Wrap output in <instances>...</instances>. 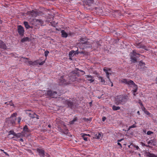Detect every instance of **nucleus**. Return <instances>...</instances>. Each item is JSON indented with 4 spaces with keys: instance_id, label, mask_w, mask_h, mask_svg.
<instances>
[{
    "instance_id": "nucleus-15",
    "label": "nucleus",
    "mask_w": 157,
    "mask_h": 157,
    "mask_svg": "<svg viewBox=\"0 0 157 157\" xmlns=\"http://www.w3.org/2000/svg\"><path fill=\"white\" fill-rule=\"evenodd\" d=\"M29 38L27 37H25L22 38L21 40V42L23 43L25 42L29 41Z\"/></svg>"
},
{
    "instance_id": "nucleus-50",
    "label": "nucleus",
    "mask_w": 157,
    "mask_h": 157,
    "mask_svg": "<svg viewBox=\"0 0 157 157\" xmlns=\"http://www.w3.org/2000/svg\"><path fill=\"white\" fill-rule=\"evenodd\" d=\"M23 59H28V58H24Z\"/></svg>"
},
{
    "instance_id": "nucleus-12",
    "label": "nucleus",
    "mask_w": 157,
    "mask_h": 157,
    "mask_svg": "<svg viewBox=\"0 0 157 157\" xmlns=\"http://www.w3.org/2000/svg\"><path fill=\"white\" fill-rule=\"evenodd\" d=\"M148 144L150 145H153L154 146L156 145V140L155 139H153L149 141L148 142Z\"/></svg>"
},
{
    "instance_id": "nucleus-36",
    "label": "nucleus",
    "mask_w": 157,
    "mask_h": 157,
    "mask_svg": "<svg viewBox=\"0 0 157 157\" xmlns=\"http://www.w3.org/2000/svg\"><path fill=\"white\" fill-rule=\"evenodd\" d=\"M76 120L75 119H74L72 121H70V124H73L74 123V122Z\"/></svg>"
},
{
    "instance_id": "nucleus-13",
    "label": "nucleus",
    "mask_w": 157,
    "mask_h": 157,
    "mask_svg": "<svg viewBox=\"0 0 157 157\" xmlns=\"http://www.w3.org/2000/svg\"><path fill=\"white\" fill-rule=\"evenodd\" d=\"M0 48L3 49H6V48L5 44L1 40H0Z\"/></svg>"
},
{
    "instance_id": "nucleus-9",
    "label": "nucleus",
    "mask_w": 157,
    "mask_h": 157,
    "mask_svg": "<svg viewBox=\"0 0 157 157\" xmlns=\"http://www.w3.org/2000/svg\"><path fill=\"white\" fill-rule=\"evenodd\" d=\"M85 78L87 80L90 81V82H92L94 81V77L90 75H86Z\"/></svg>"
},
{
    "instance_id": "nucleus-43",
    "label": "nucleus",
    "mask_w": 157,
    "mask_h": 157,
    "mask_svg": "<svg viewBox=\"0 0 157 157\" xmlns=\"http://www.w3.org/2000/svg\"><path fill=\"white\" fill-rule=\"evenodd\" d=\"M137 113L138 115H140V113L139 111H137Z\"/></svg>"
},
{
    "instance_id": "nucleus-19",
    "label": "nucleus",
    "mask_w": 157,
    "mask_h": 157,
    "mask_svg": "<svg viewBox=\"0 0 157 157\" xmlns=\"http://www.w3.org/2000/svg\"><path fill=\"white\" fill-rule=\"evenodd\" d=\"M143 110L144 111V113L147 115H148L151 117L152 116V115L151 114V113L148 111L145 110V108H144V109H143Z\"/></svg>"
},
{
    "instance_id": "nucleus-24",
    "label": "nucleus",
    "mask_w": 157,
    "mask_h": 157,
    "mask_svg": "<svg viewBox=\"0 0 157 157\" xmlns=\"http://www.w3.org/2000/svg\"><path fill=\"white\" fill-rule=\"evenodd\" d=\"M22 135L21 133H18L16 134L15 133V135L14 136V137L13 138H19L20 137H22Z\"/></svg>"
},
{
    "instance_id": "nucleus-33",
    "label": "nucleus",
    "mask_w": 157,
    "mask_h": 157,
    "mask_svg": "<svg viewBox=\"0 0 157 157\" xmlns=\"http://www.w3.org/2000/svg\"><path fill=\"white\" fill-rule=\"evenodd\" d=\"M152 133H153V132L151 131H148L147 132V134L148 135H150Z\"/></svg>"
},
{
    "instance_id": "nucleus-23",
    "label": "nucleus",
    "mask_w": 157,
    "mask_h": 157,
    "mask_svg": "<svg viewBox=\"0 0 157 157\" xmlns=\"http://www.w3.org/2000/svg\"><path fill=\"white\" fill-rule=\"evenodd\" d=\"M24 24L25 25V26L26 28L28 29L30 28V26L28 24V23L27 22H24Z\"/></svg>"
},
{
    "instance_id": "nucleus-28",
    "label": "nucleus",
    "mask_w": 157,
    "mask_h": 157,
    "mask_svg": "<svg viewBox=\"0 0 157 157\" xmlns=\"http://www.w3.org/2000/svg\"><path fill=\"white\" fill-rule=\"evenodd\" d=\"M15 133L13 131H10L9 132V135L10 136V135H13L14 136L15 134Z\"/></svg>"
},
{
    "instance_id": "nucleus-42",
    "label": "nucleus",
    "mask_w": 157,
    "mask_h": 157,
    "mask_svg": "<svg viewBox=\"0 0 157 157\" xmlns=\"http://www.w3.org/2000/svg\"><path fill=\"white\" fill-rule=\"evenodd\" d=\"M20 141H21V142H23V140L22 139V138H21L20 139Z\"/></svg>"
},
{
    "instance_id": "nucleus-25",
    "label": "nucleus",
    "mask_w": 157,
    "mask_h": 157,
    "mask_svg": "<svg viewBox=\"0 0 157 157\" xmlns=\"http://www.w3.org/2000/svg\"><path fill=\"white\" fill-rule=\"evenodd\" d=\"M31 14L33 17H35L37 16V14L35 11H33L31 13Z\"/></svg>"
},
{
    "instance_id": "nucleus-20",
    "label": "nucleus",
    "mask_w": 157,
    "mask_h": 157,
    "mask_svg": "<svg viewBox=\"0 0 157 157\" xmlns=\"http://www.w3.org/2000/svg\"><path fill=\"white\" fill-rule=\"evenodd\" d=\"M96 138L98 139H101V133H97L95 135Z\"/></svg>"
},
{
    "instance_id": "nucleus-31",
    "label": "nucleus",
    "mask_w": 157,
    "mask_h": 157,
    "mask_svg": "<svg viewBox=\"0 0 157 157\" xmlns=\"http://www.w3.org/2000/svg\"><path fill=\"white\" fill-rule=\"evenodd\" d=\"M23 130L24 132H27L28 131V128L27 126H25L23 128Z\"/></svg>"
},
{
    "instance_id": "nucleus-40",
    "label": "nucleus",
    "mask_w": 157,
    "mask_h": 157,
    "mask_svg": "<svg viewBox=\"0 0 157 157\" xmlns=\"http://www.w3.org/2000/svg\"><path fill=\"white\" fill-rule=\"evenodd\" d=\"M44 63V61H42V62L40 63H39V65H42V64H43Z\"/></svg>"
},
{
    "instance_id": "nucleus-35",
    "label": "nucleus",
    "mask_w": 157,
    "mask_h": 157,
    "mask_svg": "<svg viewBox=\"0 0 157 157\" xmlns=\"http://www.w3.org/2000/svg\"><path fill=\"white\" fill-rule=\"evenodd\" d=\"M122 140V139H121V140H119L118 141V143H117V144L119 145H120V147H121V144L120 143H119V142H120L121 141V140Z\"/></svg>"
},
{
    "instance_id": "nucleus-47",
    "label": "nucleus",
    "mask_w": 157,
    "mask_h": 157,
    "mask_svg": "<svg viewBox=\"0 0 157 157\" xmlns=\"http://www.w3.org/2000/svg\"><path fill=\"white\" fill-rule=\"evenodd\" d=\"M10 105L11 106H13V104H12V103H11V104H10Z\"/></svg>"
},
{
    "instance_id": "nucleus-54",
    "label": "nucleus",
    "mask_w": 157,
    "mask_h": 157,
    "mask_svg": "<svg viewBox=\"0 0 157 157\" xmlns=\"http://www.w3.org/2000/svg\"><path fill=\"white\" fill-rule=\"evenodd\" d=\"M6 103H7V102H5V104H6Z\"/></svg>"
},
{
    "instance_id": "nucleus-45",
    "label": "nucleus",
    "mask_w": 157,
    "mask_h": 157,
    "mask_svg": "<svg viewBox=\"0 0 157 157\" xmlns=\"http://www.w3.org/2000/svg\"><path fill=\"white\" fill-rule=\"evenodd\" d=\"M4 153L6 155H8V154L6 152H4Z\"/></svg>"
},
{
    "instance_id": "nucleus-44",
    "label": "nucleus",
    "mask_w": 157,
    "mask_h": 157,
    "mask_svg": "<svg viewBox=\"0 0 157 157\" xmlns=\"http://www.w3.org/2000/svg\"><path fill=\"white\" fill-rule=\"evenodd\" d=\"M142 145H143V146H145V144H144V143H142Z\"/></svg>"
},
{
    "instance_id": "nucleus-16",
    "label": "nucleus",
    "mask_w": 157,
    "mask_h": 157,
    "mask_svg": "<svg viewBox=\"0 0 157 157\" xmlns=\"http://www.w3.org/2000/svg\"><path fill=\"white\" fill-rule=\"evenodd\" d=\"M74 51H71L69 53V55L70 57V59H72V58L73 56L74 55Z\"/></svg>"
},
{
    "instance_id": "nucleus-34",
    "label": "nucleus",
    "mask_w": 157,
    "mask_h": 157,
    "mask_svg": "<svg viewBox=\"0 0 157 157\" xmlns=\"http://www.w3.org/2000/svg\"><path fill=\"white\" fill-rule=\"evenodd\" d=\"M21 120V118L20 117H18V118L17 119V121L18 123H20Z\"/></svg>"
},
{
    "instance_id": "nucleus-48",
    "label": "nucleus",
    "mask_w": 157,
    "mask_h": 157,
    "mask_svg": "<svg viewBox=\"0 0 157 157\" xmlns=\"http://www.w3.org/2000/svg\"><path fill=\"white\" fill-rule=\"evenodd\" d=\"M48 127H49L50 128V127H51V125H48Z\"/></svg>"
},
{
    "instance_id": "nucleus-53",
    "label": "nucleus",
    "mask_w": 157,
    "mask_h": 157,
    "mask_svg": "<svg viewBox=\"0 0 157 157\" xmlns=\"http://www.w3.org/2000/svg\"><path fill=\"white\" fill-rule=\"evenodd\" d=\"M81 71L82 72H83V71Z\"/></svg>"
},
{
    "instance_id": "nucleus-14",
    "label": "nucleus",
    "mask_w": 157,
    "mask_h": 157,
    "mask_svg": "<svg viewBox=\"0 0 157 157\" xmlns=\"http://www.w3.org/2000/svg\"><path fill=\"white\" fill-rule=\"evenodd\" d=\"M81 135L82 137H83L84 140L85 141H87L88 140V138L87 137V136H90L89 134H86L83 133L81 134Z\"/></svg>"
},
{
    "instance_id": "nucleus-52",
    "label": "nucleus",
    "mask_w": 157,
    "mask_h": 157,
    "mask_svg": "<svg viewBox=\"0 0 157 157\" xmlns=\"http://www.w3.org/2000/svg\"><path fill=\"white\" fill-rule=\"evenodd\" d=\"M2 23L1 21L0 20V23Z\"/></svg>"
},
{
    "instance_id": "nucleus-11",
    "label": "nucleus",
    "mask_w": 157,
    "mask_h": 157,
    "mask_svg": "<svg viewBox=\"0 0 157 157\" xmlns=\"http://www.w3.org/2000/svg\"><path fill=\"white\" fill-rule=\"evenodd\" d=\"M98 79L99 80L101 84L103 85H106V83L105 82V80L102 77L99 76L98 77Z\"/></svg>"
},
{
    "instance_id": "nucleus-30",
    "label": "nucleus",
    "mask_w": 157,
    "mask_h": 157,
    "mask_svg": "<svg viewBox=\"0 0 157 157\" xmlns=\"http://www.w3.org/2000/svg\"><path fill=\"white\" fill-rule=\"evenodd\" d=\"M140 44L138 45L137 46V47L138 48H141L143 47V48L145 50H148V49H147L145 47H143V46H140L139 45H140Z\"/></svg>"
},
{
    "instance_id": "nucleus-17",
    "label": "nucleus",
    "mask_w": 157,
    "mask_h": 157,
    "mask_svg": "<svg viewBox=\"0 0 157 157\" xmlns=\"http://www.w3.org/2000/svg\"><path fill=\"white\" fill-rule=\"evenodd\" d=\"M93 0H86V3L88 6H90L93 3Z\"/></svg>"
},
{
    "instance_id": "nucleus-51",
    "label": "nucleus",
    "mask_w": 157,
    "mask_h": 157,
    "mask_svg": "<svg viewBox=\"0 0 157 157\" xmlns=\"http://www.w3.org/2000/svg\"><path fill=\"white\" fill-rule=\"evenodd\" d=\"M139 103L140 104V105H142V103H141V102H140V103Z\"/></svg>"
},
{
    "instance_id": "nucleus-32",
    "label": "nucleus",
    "mask_w": 157,
    "mask_h": 157,
    "mask_svg": "<svg viewBox=\"0 0 157 157\" xmlns=\"http://www.w3.org/2000/svg\"><path fill=\"white\" fill-rule=\"evenodd\" d=\"M49 53V52L46 51L44 52V54L45 56L46 57H47L48 55V54Z\"/></svg>"
},
{
    "instance_id": "nucleus-22",
    "label": "nucleus",
    "mask_w": 157,
    "mask_h": 157,
    "mask_svg": "<svg viewBox=\"0 0 157 157\" xmlns=\"http://www.w3.org/2000/svg\"><path fill=\"white\" fill-rule=\"evenodd\" d=\"M120 107L119 106H117L115 105H113L112 106V109L113 110H117L120 109Z\"/></svg>"
},
{
    "instance_id": "nucleus-18",
    "label": "nucleus",
    "mask_w": 157,
    "mask_h": 157,
    "mask_svg": "<svg viewBox=\"0 0 157 157\" xmlns=\"http://www.w3.org/2000/svg\"><path fill=\"white\" fill-rule=\"evenodd\" d=\"M62 33V35L63 37H67V33L65 32L64 30H62L61 32Z\"/></svg>"
},
{
    "instance_id": "nucleus-2",
    "label": "nucleus",
    "mask_w": 157,
    "mask_h": 157,
    "mask_svg": "<svg viewBox=\"0 0 157 157\" xmlns=\"http://www.w3.org/2000/svg\"><path fill=\"white\" fill-rule=\"evenodd\" d=\"M127 101V96L120 95L116 97L115 99V102L117 105L119 104L123 105Z\"/></svg>"
},
{
    "instance_id": "nucleus-39",
    "label": "nucleus",
    "mask_w": 157,
    "mask_h": 157,
    "mask_svg": "<svg viewBox=\"0 0 157 157\" xmlns=\"http://www.w3.org/2000/svg\"><path fill=\"white\" fill-rule=\"evenodd\" d=\"M106 118L105 117H103L102 118V121H105V120H106Z\"/></svg>"
},
{
    "instance_id": "nucleus-4",
    "label": "nucleus",
    "mask_w": 157,
    "mask_h": 157,
    "mask_svg": "<svg viewBox=\"0 0 157 157\" xmlns=\"http://www.w3.org/2000/svg\"><path fill=\"white\" fill-rule=\"evenodd\" d=\"M39 92L43 94H45L46 95L52 98L57 97L56 92H52V91L51 90H49L46 91H45L39 90Z\"/></svg>"
},
{
    "instance_id": "nucleus-41",
    "label": "nucleus",
    "mask_w": 157,
    "mask_h": 157,
    "mask_svg": "<svg viewBox=\"0 0 157 157\" xmlns=\"http://www.w3.org/2000/svg\"><path fill=\"white\" fill-rule=\"evenodd\" d=\"M135 147L136 148V149L138 150L139 149V147L138 146H135Z\"/></svg>"
},
{
    "instance_id": "nucleus-5",
    "label": "nucleus",
    "mask_w": 157,
    "mask_h": 157,
    "mask_svg": "<svg viewBox=\"0 0 157 157\" xmlns=\"http://www.w3.org/2000/svg\"><path fill=\"white\" fill-rule=\"evenodd\" d=\"M139 54L136 53L135 51H133L132 52L130 53L131 59L132 62L135 63L136 61L137 58Z\"/></svg>"
},
{
    "instance_id": "nucleus-49",
    "label": "nucleus",
    "mask_w": 157,
    "mask_h": 157,
    "mask_svg": "<svg viewBox=\"0 0 157 157\" xmlns=\"http://www.w3.org/2000/svg\"><path fill=\"white\" fill-rule=\"evenodd\" d=\"M155 80H156V83H157V78H156Z\"/></svg>"
},
{
    "instance_id": "nucleus-1",
    "label": "nucleus",
    "mask_w": 157,
    "mask_h": 157,
    "mask_svg": "<svg viewBox=\"0 0 157 157\" xmlns=\"http://www.w3.org/2000/svg\"><path fill=\"white\" fill-rule=\"evenodd\" d=\"M120 82L125 84L127 85L129 88H133L132 90L133 94L135 95V93L136 92L137 90V86L133 81L131 80L125 78L122 79L120 80Z\"/></svg>"
},
{
    "instance_id": "nucleus-38",
    "label": "nucleus",
    "mask_w": 157,
    "mask_h": 157,
    "mask_svg": "<svg viewBox=\"0 0 157 157\" xmlns=\"http://www.w3.org/2000/svg\"><path fill=\"white\" fill-rule=\"evenodd\" d=\"M74 52H75L74 53V55L78 54V53H79V52H78L77 51H74Z\"/></svg>"
},
{
    "instance_id": "nucleus-10",
    "label": "nucleus",
    "mask_w": 157,
    "mask_h": 157,
    "mask_svg": "<svg viewBox=\"0 0 157 157\" xmlns=\"http://www.w3.org/2000/svg\"><path fill=\"white\" fill-rule=\"evenodd\" d=\"M37 151L39 152L40 155L41 157H44L45 154L44 150L38 149H37Z\"/></svg>"
},
{
    "instance_id": "nucleus-7",
    "label": "nucleus",
    "mask_w": 157,
    "mask_h": 157,
    "mask_svg": "<svg viewBox=\"0 0 157 157\" xmlns=\"http://www.w3.org/2000/svg\"><path fill=\"white\" fill-rule=\"evenodd\" d=\"M17 115V113H14L11 115V117L9 119L10 123L12 124H14L15 123V121L16 120V117Z\"/></svg>"
},
{
    "instance_id": "nucleus-3",
    "label": "nucleus",
    "mask_w": 157,
    "mask_h": 157,
    "mask_svg": "<svg viewBox=\"0 0 157 157\" xmlns=\"http://www.w3.org/2000/svg\"><path fill=\"white\" fill-rule=\"evenodd\" d=\"M64 77L63 76H62L61 77V78L59 79V84L60 85H62L63 84H67L69 83L70 84L71 83V81L74 82L76 80V78L75 75L70 76L69 78L70 80L69 81L65 80L64 79H63Z\"/></svg>"
},
{
    "instance_id": "nucleus-6",
    "label": "nucleus",
    "mask_w": 157,
    "mask_h": 157,
    "mask_svg": "<svg viewBox=\"0 0 157 157\" xmlns=\"http://www.w3.org/2000/svg\"><path fill=\"white\" fill-rule=\"evenodd\" d=\"M103 71L106 73V77L109 79V81L111 83V86H113V83L111 82L110 79L109 78V76L111 75V71L110 69L105 67L103 69Z\"/></svg>"
},
{
    "instance_id": "nucleus-27",
    "label": "nucleus",
    "mask_w": 157,
    "mask_h": 157,
    "mask_svg": "<svg viewBox=\"0 0 157 157\" xmlns=\"http://www.w3.org/2000/svg\"><path fill=\"white\" fill-rule=\"evenodd\" d=\"M139 65L141 67V68H144L145 67V64L141 61H140L139 63Z\"/></svg>"
},
{
    "instance_id": "nucleus-37",
    "label": "nucleus",
    "mask_w": 157,
    "mask_h": 157,
    "mask_svg": "<svg viewBox=\"0 0 157 157\" xmlns=\"http://www.w3.org/2000/svg\"><path fill=\"white\" fill-rule=\"evenodd\" d=\"M33 117L35 118V117H36V118L37 119H39V118L38 117V116L36 114H35L34 115V117Z\"/></svg>"
},
{
    "instance_id": "nucleus-21",
    "label": "nucleus",
    "mask_w": 157,
    "mask_h": 157,
    "mask_svg": "<svg viewBox=\"0 0 157 157\" xmlns=\"http://www.w3.org/2000/svg\"><path fill=\"white\" fill-rule=\"evenodd\" d=\"M66 103L67 104V105H68V106L71 107L72 106V102L69 101L67 100L66 101Z\"/></svg>"
},
{
    "instance_id": "nucleus-8",
    "label": "nucleus",
    "mask_w": 157,
    "mask_h": 157,
    "mask_svg": "<svg viewBox=\"0 0 157 157\" xmlns=\"http://www.w3.org/2000/svg\"><path fill=\"white\" fill-rule=\"evenodd\" d=\"M17 30L19 34L21 36H22L24 35V30L23 27L20 25H18L17 27Z\"/></svg>"
},
{
    "instance_id": "nucleus-26",
    "label": "nucleus",
    "mask_w": 157,
    "mask_h": 157,
    "mask_svg": "<svg viewBox=\"0 0 157 157\" xmlns=\"http://www.w3.org/2000/svg\"><path fill=\"white\" fill-rule=\"evenodd\" d=\"M148 156V157H157V155L150 153H149Z\"/></svg>"
},
{
    "instance_id": "nucleus-46",
    "label": "nucleus",
    "mask_w": 157,
    "mask_h": 157,
    "mask_svg": "<svg viewBox=\"0 0 157 157\" xmlns=\"http://www.w3.org/2000/svg\"><path fill=\"white\" fill-rule=\"evenodd\" d=\"M81 43H82V44H85V42H82Z\"/></svg>"
},
{
    "instance_id": "nucleus-29",
    "label": "nucleus",
    "mask_w": 157,
    "mask_h": 157,
    "mask_svg": "<svg viewBox=\"0 0 157 157\" xmlns=\"http://www.w3.org/2000/svg\"><path fill=\"white\" fill-rule=\"evenodd\" d=\"M136 127V125L135 124H133L132 125H131L129 127L128 129V131L131 128H134Z\"/></svg>"
}]
</instances>
